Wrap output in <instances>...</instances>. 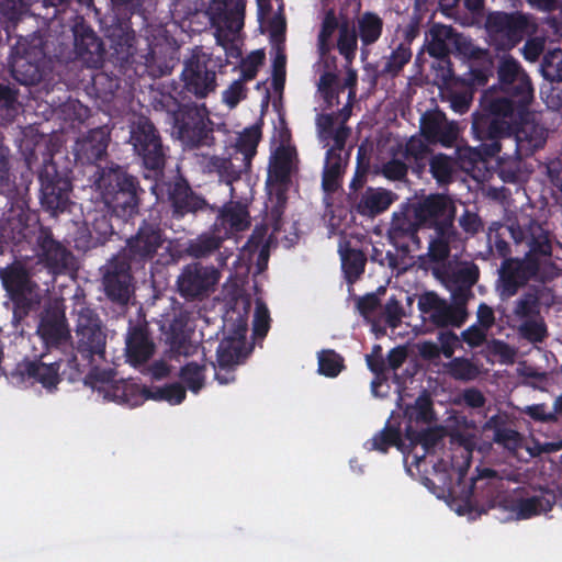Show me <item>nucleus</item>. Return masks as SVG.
Returning a JSON list of instances; mask_svg holds the SVG:
<instances>
[{
	"label": "nucleus",
	"mask_w": 562,
	"mask_h": 562,
	"mask_svg": "<svg viewBox=\"0 0 562 562\" xmlns=\"http://www.w3.org/2000/svg\"><path fill=\"white\" fill-rule=\"evenodd\" d=\"M428 12V0H414L412 12L405 24H397L389 43V54L381 58L378 76L395 79L400 77L413 58V43L422 33L423 22Z\"/></svg>",
	"instance_id": "3"
},
{
	"label": "nucleus",
	"mask_w": 562,
	"mask_h": 562,
	"mask_svg": "<svg viewBox=\"0 0 562 562\" xmlns=\"http://www.w3.org/2000/svg\"><path fill=\"white\" fill-rule=\"evenodd\" d=\"M467 292L460 290L453 303L439 296L435 291H426L418 296L417 307L424 325L432 328H460L468 319Z\"/></svg>",
	"instance_id": "9"
},
{
	"label": "nucleus",
	"mask_w": 562,
	"mask_h": 562,
	"mask_svg": "<svg viewBox=\"0 0 562 562\" xmlns=\"http://www.w3.org/2000/svg\"><path fill=\"white\" fill-rule=\"evenodd\" d=\"M498 273V292L502 299L515 296L529 281L546 284L554 280L550 276H544L541 269L524 257L504 259Z\"/></svg>",
	"instance_id": "15"
},
{
	"label": "nucleus",
	"mask_w": 562,
	"mask_h": 562,
	"mask_svg": "<svg viewBox=\"0 0 562 562\" xmlns=\"http://www.w3.org/2000/svg\"><path fill=\"white\" fill-rule=\"evenodd\" d=\"M446 121V114L439 110L425 112L419 122L420 136L429 143Z\"/></svg>",
	"instance_id": "55"
},
{
	"label": "nucleus",
	"mask_w": 562,
	"mask_h": 562,
	"mask_svg": "<svg viewBox=\"0 0 562 562\" xmlns=\"http://www.w3.org/2000/svg\"><path fill=\"white\" fill-rule=\"evenodd\" d=\"M345 167L346 162L341 155H329L326 153L322 177V187L325 192L334 193L338 190Z\"/></svg>",
	"instance_id": "46"
},
{
	"label": "nucleus",
	"mask_w": 562,
	"mask_h": 562,
	"mask_svg": "<svg viewBox=\"0 0 562 562\" xmlns=\"http://www.w3.org/2000/svg\"><path fill=\"white\" fill-rule=\"evenodd\" d=\"M38 181L42 207L52 215L64 212L69 205L72 189L67 170H59L56 162L47 160L40 170Z\"/></svg>",
	"instance_id": "14"
},
{
	"label": "nucleus",
	"mask_w": 562,
	"mask_h": 562,
	"mask_svg": "<svg viewBox=\"0 0 562 562\" xmlns=\"http://www.w3.org/2000/svg\"><path fill=\"white\" fill-rule=\"evenodd\" d=\"M223 240L225 238L214 231L204 233L188 243L187 252L194 258H204L218 250Z\"/></svg>",
	"instance_id": "47"
},
{
	"label": "nucleus",
	"mask_w": 562,
	"mask_h": 562,
	"mask_svg": "<svg viewBox=\"0 0 562 562\" xmlns=\"http://www.w3.org/2000/svg\"><path fill=\"white\" fill-rule=\"evenodd\" d=\"M546 288L531 285L515 302L513 315L518 321L541 316V296Z\"/></svg>",
	"instance_id": "41"
},
{
	"label": "nucleus",
	"mask_w": 562,
	"mask_h": 562,
	"mask_svg": "<svg viewBox=\"0 0 562 562\" xmlns=\"http://www.w3.org/2000/svg\"><path fill=\"white\" fill-rule=\"evenodd\" d=\"M266 54L263 49H256L247 55L246 58H241L240 70L244 81H250L256 78L259 67L265 63Z\"/></svg>",
	"instance_id": "58"
},
{
	"label": "nucleus",
	"mask_w": 562,
	"mask_h": 562,
	"mask_svg": "<svg viewBox=\"0 0 562 562\" xmlns=\"http://www.w3.org/2000/svg\"><path fill=\"white\" fill-rule=\"evenodd\" d=\"M112 217H115L114 215L108 216L104 213L95 212L93 215L92 222H91V234H97V240L98 241H105L110 236L114 234V227L111 222Z\"/></svg>",
	"instance_id": "60"
},
{
	"label": "nucleus",
	"mask_w": 562,
	"mask_h": 562,
	"mask_svg": "<svg viewBox=\"0 0 562 562\" xmlns=\"http://www.w3.org/2000/svg\"><path fill=\"white\" fill-rule=\"evenodd\" d=\"M345 369L344 358L333 349L318 353V372L328 378L337 376Z\"/></svg>",
	"instance_id": "53"
},
{
	"label": "nucleus",
	"mask_w": 562,
	"mask_h": 562,
	"mask_svg": "<svg viewBox=\"0 0 562 562\" xmlns=\"http://www.w3.org/2000/svg\"><path fill=\"white\" fill-rule=\"evenodd\" d=\"M243 79L233 81L226 90L223 91V102L229 108L234 109L237 104L247 97V89Z\"/></svg>",
	"instance_id": "64"
},
{
	"label": "nucleus",
	"mask_w": 562,
	"mask_h": 562,
	"mask_svg": "<svg viewBox=\"0 0 562 562\" xmlns=\"http://www.w3.org/2000/svg\"><path fill=\"white\" fill-rule=\"evenodd\" d=\"M341 270L349 285L355 284L364 273L367 256L361 249L350 247L349 243L339 245Z\"/></svg>",
	"instance_id": "39"
},
{
	"label": "nucleus",
	"mask_w": 562,
	"mask_h": 562,
	"mask_svg": "<svg viewBox=\"0 0 562 562\" xmlns=\"http://www.w3.org/2000/svg\"><path fill=\"white\" fill-rule=\"evenodd\" d=\"M493 441L507 450L516 451L521 447L522 436L516 429L506 427L498 434L493 435Z\"/></svg>",
	"instance_id": "63"
},
{
	"label": "nucleus",
	"mask_w": 562,
	"mask_h": 562,
	"mask_svg": "<svg viewBox=\"0 0 562 562\" xmlns=\"http://www.w3.org/2000/svg\"><path fill=\"white\" fill-rule=\"evenodd\" d=\"M22 13V0H0V15L7 19L5 27L8 37L10 38V27H15Z\"/></svg>",
	"instance_id": "62"
},
{
	"label": "nucleus",
	"mask_w": 562,
	"mask_h": 562,
	"mask_svg": "<svg viewBox=\"0 0 562 562\" xmlns=\"http://www.w3.org/2000/svg\"><path fill=\"white\" fill-rule=\"evenodd\" d=\"M405 438L409 441L412 449L420 446L422 453H414V463L418 465L427 454L435 452L436 447L442 440L443 435L438 428H427L417 430L412 424L405 428Z\"/></svg>",
	"instance_id": "36"
},
{
	"label": "nucleus",
	"mask_w": 562,
	"mask_h": 562,
	"mask_svg": "<svg viewBox=\"0 0 562 562\" xmlns=\"http://www.w3.org/2000/svg\"><path fill=\"white\" fill-rule=\"evenodd\" d=\"M261 135V126L258 124L246 127L243 133L239 134L235 145V155H241L240 160L244 164V169L251 168V161L257 154Z\"/></svg>",
	"instance_id": "43"
},
{
	"label": "nucleus",
	"mask_w": 562,
	"mask_h": 562,
	"mask_svg": "<svg viewBox=\"0 0 562 562\" xmlns=\"http://www.w3.org/2000/svg\"><path fill=\"white\" fill-rule=\"evenodd\" d=\"M85 383L104 401L122 404L127 380H116L113 369L94 368L86 375Z\"/></svg>",
	"instance_id": "30"
},
{
	"label": "nucleus",
	"mask_w": 562,
	"mask_h": 562,
	"mask_svg": "<svg viewBox=\"0 0 562 562\" xmlns=\"http://www.w3.org/2000/svg\"><path fill=\"white\" fill-rule=\"evenodd\" d=\"M74 63H79L90 69H99L105 59V48L102 40L92 27L83 21L72 26Z\"/></svg>",
	"instance_id": "21"
},
{
	"label": "nucleus",
	"mask_w": 562,
	"mask_h": 562,
	"mask_svg": "<svg viewBox=\"0 0 562 562\" xmlns=\"http://www.w3.org/2000/svg\"><path fill=\"white\" fill-rule=\"evenodd\" d=\"M250 226V214L247 204L240 201H228L217 210V216L213 228L225 239L237 233L248 229Z\"/></svg>",
	"instance_id": "26"
},
{
	"label": "nucleus",
	"mask_w": 562,
	"mask_h": 562,
	"mask_svg": "<svg viewBox=\"0 0 562 562\" xmlns=\"http://www.w3.org/2000/svg\"><path fill=\"white\" fill-rule=\"evenodd\" d=\"M527 247L524 258L541 269L544 276L557 279L561 274V269L552 260L553 249L549 233L541 225L536 223L529 225Z\"/></svg>",
	"instance_id": "23"
},
{
	"label": "nucleus",
	"mask_w": 562,
	"mask_h": 562,
	"mask_svg": "<svg viewBox=\"0 0 562 562\" xmlns=\"http://www.w3.org/2000/svg\"><path fill=\"white\" fill-rule=\"evenodd\" d=\"M518 336L532 344H542L549 336L548 326L542 316L521 321L517 327Z\"/></svg>",
	"instance_id": "50"
},
{
	"label": "nucleus",
	"mask_w": 562,
	"mask_h": 562,
	"mask_svg": "<svg viewBox=\"0 0 562 562\" xmlns=\"http://www.w3.org/2000/svg\"><path fill=\"white\" fill-rule=\"evenodd\" d=\"M12 187L10 148L4 145L3 137L0 136V193L11 192Z\"/></svg>",
	"instance_id": "59"
},
{
	"label": "nucleus",
	"mask_w": 562,
	"mask_h": 562,
	"mask_svg": "<svg viewBox=\"0 0 562 562\" xmlns=\"http://www.w3.org/2000/svg\"><path fill=\"white\" fill-rule=\"evenodd\" d=\"M458 241H460V234L456 227L434 231L427 251L429 262L445 266L450 258L452 245Z\"/></svg>",
	"instance_id": "35"
},
{
	"label": "nucleus",
	"mask_w": 562,
	"mask_h": 562,
	"mask_svg": "<svg viewBox=\"0 0 562 562\" xmlns=\"http://www.w3.org/2000/svg\"><path fill=\"white\" fill-rule=\"evenodd\" d=\"M355 27L363 52L380 41L384 30V21L376 12L364 11L358 16Z\"/></svg>",
	"instance_id": "37"
},
{
	"label": "nucleus",
	"mask_w": 562,
	"mask_h": 562,
	"mask_svg": "<svg viewBox=\"0 0 562 562\" xmlns=\"http://www.w3.org/2000/svg\"><path fill=\"white\" fill-rule=\"evenodd\" d=\"M429 171L438 183L446 184L452 180V161L445 154L434 155L428 159Z\"/></svg>",
	"instance_id": "54"
},
{
	"label": "nucleus",
	"mask_w": 562,
	"mask_h": 562,
	"mask_svg": "<svg viewBox=\"0 0 562 562\" xmlns=\"http://www.w3.org/2000/svg\"><path fill=\"white\" fill-rule=\"evenodd\" d=\"M110 132L104 127L90 130L87 136L76 142L75 158L81 165H95L108 154Z\"/></svg>",
	"instance_id": "29"
},
{
	"label": "nucleus",
	"mask_w": 562,
	"mask_h": 562,
	"mask_svg": "<svg viewBox=\"0 0 562 562\" xmlns=\"http://www.w3.org/2000/svg\"><path fill=\"white\" fill-rule=\"evenodd\" d=\"M37 334L47 346H59L70 338L64 311L54 306L45 308L41 315Z\"/></svg>",
	"instance_id": "31"
},
{
	"label": "nucleus",
	"mask_w": 562,
	"mask_h": 562,
	"mask_svg": "<svg viewBox=\"0 0 562 562\" xmlns=\"http://www.w3.org/2000/svg\"><path fill=\"white\" fill-rule=\"evenodd\" d=\"M530 27V18L519 11H493L485 19V31L491 43L502 50L517 46L529 34Z\"/></svg>",
	"instance_id": "13"
},
{
	"label": "nucleus",
	"mask_w": 562,
	"mask_h": 562,
	"mask_svg": "<svg viewBox=\"0 0 562 562\" xmlns=\"http://www.w3.org/2000/svg\"><path fill=\"white\" fill-rule=\"evenodd\" d=\"M0 281L13 305V317H26L37 303L38 285L33 280L32 268L22 260H13L0 268Z\"/></svg>",
	"instance_id": "7"
},
{
	"label": "nucleus",
	"mask_w": 562,
	"mask_h": 562,
	"mask_svg": "<svg viewBox=\"0 0 562 562\" xmlns=\"http://www.w3.org/2000/svg\"><path fill=\"white\" fill-rule=\"evenodd\" d=\"M60 361L45 363L42 359H23L10 372V380L14 385L41 384L48 393H54L61 382Z\"/></svg>",
	"instance_id": "18"
},
{
	"label": "nucleus",
	"mask_w": 562,
	"mask_h": 562,
	"mask_svg": "<svg viewBox=\"0 0 562 562\" xmlns=\"http://www.w3.org/2000/svg\"><path fill=\"white\" fill-rule=\"evenodd\" d=\"M540 494L532 496H517L510 506V512L519 520L551 512L557 503V494L547 486H539Z\"/></svg>",
	"instance_id": "28"
},
{
	"label": "nucleus",
	"mask_w": 562,
	"mask_h": 562,
	"mask_svg": "<svg viewBox=\"0 0 562 562\" xmlns=\"http://www.w3.org/2000/svg\"><path fill=\"white\" fill-rule=\"evenodd\" d=\"M348 199L358 214L375 216L390 207L393 203V193L385 189L368 188L355 198L353 194H349Z\"/></svg>",
	"instance_id": "33"
},
{
	"label": "nucleus",
	"mask_w": 562,
	"mask_h": 562,
	"mask_svg": "<svg viewBox=\"0 0 562 562\" xmlns=\"http://www.w3.org/2000/svg\"><path fill=\"white\" fill-rule=\"evenodd\" d=\"M168 202L171 209V217L175 220H181L187 215H195L207 206L206 201L196 194L183 179L170 184Z\"/></svg>",
	"instance_id": "27"
},
{
	"label": "nucleus",
	"mask_w": 562,
	"mask_h": 562,
	"mask_svg": "<svg viewBox=\"0 0 562 562\" xmlns=\"http://www.w3.org/2000/svg\"><path fill=\"white\" fill-rule=\"evenodd\" d=\"M497 86L485 90L480 99V110L495 119L515 122L516 128L529 114L533 101L530 77L513 56H503L497 66Z\"/></svg>",
	"instance_id": "1"
},
{
	"label": "nucleus",
	"mask_w": 562,
	"mask_h": 562,
	"mask_svg": "<svg viewBox=\"0 0 562 562\" xmlns=\"http://www.w3.org/2000/svg\"><path fill=\"white\" fill-rule=\"evenodd\" d=\"M405 414L409 420L427 423L431 419L432 402L428 395H420L415 400L414 405L406 408Z\"/></svg>",
	"instance_id": "57"
},
{
	"label": "nucleus",
	"mask_w": 562,
	"mask_h": 562,
	"mask_svg": "<svg viewBox=\"0 0 562 562\" xmlns=\"http://www.w3.org/2000/svg\"><path fill=\"white\" fill-rule=\"evenodd\" d=\"M244 350L245 346L239 339L223 338L216 349V361H211V364L239 366L246 357Z\"/></svg>",
	"instance_id": "45"
},
{
	"label": "nucleus",
	"mask_w": 562,
	"mask_h": 562,
	"mask_svg": "<svg viewBox=\"0 0 562 562\" xmlns=\"http://www.w3.org/2000/svg\"><path fill=\"white\" fill-rule=\"evenodd\" d=\"M204 169L209 173H216L221 182L233 186V183L240 179L243 172H248L250 169H244V164L239 166L234 165L233 157L225 158L220 156H211ZM233 187H231V193L233 194Z\"/></svg>",
	"instance_id": "42"
},
{
	"label": "nucleus",
	"mask_w": 562,
	"mask_h": 562,
	"mask_svg": "<svg viewBox=\"0 0 562 562\" xmlns=\"http://www.w3.org/2000/svg\"><path fill=\"white\" fill-rule=\"evenodd\" d=\"M358 33L355 25L344 20L339 25L337 49L346 61L352 63L358 49Z\"/></svg>",
	"instance_id": "48"
},
{
	"label": "nucleus",
	"mask_w": 562,
	"mask_h": 562,
	"mask_svg": "<svg viewBox=\"0 0 562 562\" xmlns=\"http://www.w3.org/2000/svg\"><path fill=\"white\" fill-rule=\"evenodd\" d=\"M218 279L220 272L213 266L188 263L177 278V291L187 301L201 300L213 290Z\"/></svg>",
	"instance_id": "19"
},
{
	"label": "nucleus",
	"mask_w": 562,
	"mask_h": 562,
	"mask_svg": "<svg viewBox=\"0 0 562 562\" xmlns=\"http://www.w3.org/2000/svg\"><path fill=\"white\" fill-rule=\"evenodd\" d=\"M76 340L72 345L74 355L69 366L78 373L86 370L100 369L99 364L105 361L106 334L102 330L101 322L91 310L79 313L76 326Z\"/></svg>",
	"instance_id": "5"
},
{
	"label": "nucleus",
	"mask_w": 562,
	"mask_h": 562,
	"mask_svg": "<svg viewBox=\"0 0 562 562\" xmlns=\"http://www.w3.org/2000/svg\"><path fill=\"white\" fill-rule=\"evenodd\" d=\"M540 71L550 82L562 81V48L549 49L543 54Z\"/></svg>",
	"instance_id": "52"
},
{
	"label": "nucleus",
	"mask_w": 562,
	"mask_h": 562,
	"mask_svg": "<svg viewBox=\"0 0 562 562\" xmlns=\"http://www.w3.org/2000/svg\"><path fill=\"white\" fill-rule=\"evenodd\" d=\"M368 445H370V447H368L369 450H376L382 453H386L391 447H396L404 452L401 429L390 422L366 443V446Z\"/></svg>",
	"instance_id": "44"
},
{
	"label": "nucleus",
	"mask_w": 562,
	"mask_h": 562,
	"mask_svg": "<svg viewBox=\"0 0 562 562\" xmlns=\"http://www.w3.org/2000/svg\"><path fill=\"white\" fill-rule=\"evenodd\" d=\"M166 234L157 220H143L135 232L117 254L134 267L136 271H144L151 263L159 248L166 241Z\"/></svg>",
	"instance_id": "10"
},
{
	"label": "nucleus",
	"mask_w": 562,
	"mask_h": 562,
	"mask_svg": "<svg viewBox=\"0 0 562 562\" xmlns=\"http://www.w3.org/2000/svg\"><path fill=\"white\" fill-rule=\"evenodd\" d=\"M222 67L224 65L221 58H214L202 48H195L183 65L182 92L199 100L207 98L217 88L216 69Z\"/></svg>",
	"instance_id": "11"
},
{
	"label": "nucleus",
	"mask_w": 562,
	"mask_h": 562,
	"mask_svg": "<svg viewBox=\"0 0 562 562\" xmlns=\"http://www.w3.org/2000/svg\"><path fill=\"white\" fill-rule=\"evenodd\" d=\"M412 212L422 227L452 228L454 226L457 207L454 202L445 194L434 193L412 205Z\"/></svg>",
	"instance_id": "17"
},
{
	"label": "nucleus",
	"mask_w": 562,
	"mask_h": 562,
	"mask_svg": "<svg viewBox=\"0 0 562 562\" xmlns=\"http://www.w3.org/2000/svg\"><path fill=\"white\" fill-rule=\"evenodd\" d=\"M205 363L190 361L180 368L179 378L189 391L198 394L205 386Z\"/></svg>",
	"instance_id": "49"
},
{
	"label": "nucleus",
	"mask_w": 562,
	"mask_h": 562,
	"mask_svg": "<svg viewBox=\"0 0 562 562\" xmlns=\"http://www.w3.org/2000/svg\"><path fill=\"white\" fill-rule=\"evenodd\" d=\"M245 8L244 0H225L213 13L212 21L231 32H239L244 26Z\"/></svg>",
	"instance_id": "38"
},
{
	"label": "nucleus",
	"mask_w": 562,
	"mask_h": 562,
	"mask_svg": "<svg viewBox=\"0 0 562 562\" xmlns=\"http://www.w3.org/2000/svg\"><path fill=\"white\" fill-rule=\"evenodd\" d=\"M429 145L420 135H414L405 143L403 158L417 176H422L426 170L429 155L431 154Z\"/></svg>",
	"instance_id": "40"
},
{
	"label": "nucleus",
	"mask_w": 562,
	"mask_h": 562,
	"mask_svg": "<svg viewBox=\"0 0 562 562\" xmlns=\"http://www.w3.org/2000/svg\"><path fill=\"white\" fill-rule=\"evenodd\" d=\"M471 128L481 144L474 149H459L460 160L464 162V159L468 158L471 166L497 156L502 147L501 139L509 138L519 131L516 128L515 122L495 119L481 111L473 114Z\"/></svg>",
	"instance_id": "6"
},
{
	"label": "nucleus",
	"mask_w": 562,
	"mask_h": 562,
	"mask_svg": "<svg viewBox=\"0 0 562 562\" xmlns=\"http://www.w3.org/2000/svg\"><path fill=\"white\" fill-rule=\"evenodd\" d=\"M126 358L133 367L146 363L155 352L147 325L131 326L126 336Z\"/></svg>",
	"instance_id": "32"
},
{
	"label": "nucleus",
	"mask_w": 562,
	"mask_h": 562,
	"mask_svg": "<svg viewBox=\"0 0 562 562\" xmlns=\"http://www.w3.org/2000/svg\"><path fill=\"white\" fill-rule=\"evenodd\" d=\"M286 56L282 48H278L272 60V88L274 91H282L285 83Z\"/></svg>",
	"instance_id": "61"
},
{
	"label": "nucleus",
	"mask_w": 562,
	"mask_h": 562,
	"mask_svg": "<svg viewBox=\"0 0 562 562\" xmlns=\"http://www.w3.org/2000/svg\"><path fill=\"white\" fill-rule=\"evenodd\" d=\"M296 149L291 146H279L269 164L267 184H290Z\"/></svg>",
	"instance_id": "34"
},
{
	"label": "nucleus",
	"mask_w": 562,
	"mask_h": 562,
	"mask_svg": "<svg viewBox=\"0 0 562 562\" xmlns=\"http://www.w3.org/2000/svg\"><path fill=\"white\" fill-rule=\"evenodd\" d=\"M105 36L110 42L112 56L121 66L134 63L136 35L130 16H113L110 25L106 27Z\"/></svg>",
	"instance_id": "22"
},
{
	"label": "nucleus",
	"mask_w": 562,
	"mask_h": 562,
	"mask_svg": "<svg viewBox=\"0 0 562 562\" xmlns=\"http://www.w3.org/2000/svg\"><path fill=\"white\" fill-rule=\"evenodd\" d=\"M37 44L30 45L25 38L20 36L16 43L11 46L10 71L15 81L24 86H35L45 76L46 53L41 38Z\"/></svg>",
	"instance_id": "12"
},
{
	"label": "nucleus",
	"mask_w": 562,
	"mask_h": 562,
	"mask_svg": "<svg viewBox=\"0 0 562 562\" xmlns=\"http://www.w3.org/2000/svg\"><path fill=\"white\" fill-rule=\"evenodd\" d=\"M430 41L427 44V52L431 57L445 60L451 53V46L462 55L474 57L481 50L462 34L458 33L451 25L435 23L429 29Z\"/></svg>",
	"instance_id": "20"
},
{
	"label": "nucleus",
	"mask_w": 562,
	"mask_h": 562,
	"mask_svg": "<svg viewBox=\"0 0 562 562\" xmlns=\"http://www.w3.org/2000/svg\"><path fill=\"white\" fill-rule=\"evenodd\" d=\"M420 224L407 212L394 213L387 233L390 243L404 256L420 249Z\"/></svg>",
	"instance_id": "25"
},
{
	"label": "nucleus",
	"mask_w": 562,
	"mask_h": 562,
	"mask_svg": "<svg viewBox=\"0 0 562 562\" xmlns=\"http://www.w3.org/2000/svg\"><path fill=\"white\" fill-rule=\"evenodd\" d=\"M128 144L146 170L155 175L162 172L167 148L164 146L159 130L149 117L139 115L131 122Z\"/></svg>",
	"instance_id": "8"
},
{
	"label": "nucleus",
	"mask_w": 562,
	"mask_h": 562,
	"mask_svg": "<svg viewBox=\"0 0 562 562\" xmlns=\"http://www.w3.org/2000/svg\"><path fill=\"white\" fill-rule=\"evenodd\" d=\"M443 367L449 376L457 381L469 382L480 375L479 367L472 360L464 357L452 358Z\"/></svg>",
	"instance_id": "51"
},
{
	"label": "nucleus",
	"mask_w": 562,
	"mask_h": 562,
	"mask_svg": "<svg viewBox=\"0 0 562 562\" xmlns=\"http://www.w3.org/2000/svg\"><path fill=\"white\" fill-rule=\"evenodd\" d=\"M93 178L108 213L125 222L138 213L144 190L137 177L125 167L114 162L105 167L97 166Z\"/></svg>",
	"instance_id": "2"
},
{
	"label": "nucleus",
	"mask_w": 562,
	"mask_h": 562,
	"mask_svg": "<svg viewBox=\"0 0 562 562\" xmlns=\"http://www.w3.org/2000/svg\"><path fill=\"white\" fill-rule=\"evenodd\" d=\"M134 267L120 256H113L102 267V286L106 297L120 306H125L134 292Z\"/></svg>",
	"instance_id": "16"
},
{
	"label": "nucleus",
	"mask_w": 562,
	"mask_h": 562,
	"mask_svg": "<svg viewBox=\"0 0 562 562\" xmlns=\"http://www.w3.org/2000/svg\"><path fill=\"white\" fill-rule=\"evenodd\" d=\"M162 108L171 115L173 133L191 149L215 144L213 122L204 104H179L171 94L161 97Z\"/></svg>",
	"instance_id": "4"
},
{
	"label": "nucleus",
	"mask_w": 562,
	"mask_h": 562,
	"mask_svg": "<svg viewBox=\"0 0 562 562\" xmlns=\"http://www.w3.org/2000/svg\"><path fill=\"white\" fill-rule=\"evenodd\" d=\"M497 175L506 183H517L521 177V160L517 157L498 158Z\"/></svg>",
	"instance_id": "56"
},
{
	"label": "nucleus",
	"mask_w": 562,
	"mask_h": 562,
	"mask_svg": "<svg viewBox=\"0 0 562 562\" xmlns=\"http://www.w3.org/2000/svg\"><path fill=\"white\" fill-rule=\"evenodd\" d=\"M36 255L38 260L53 273H64L72 267L71 251L54 238L49 227L41 226L38 231Z\"/></svg>",
	"instance_id": "24"
}]
</instances>
